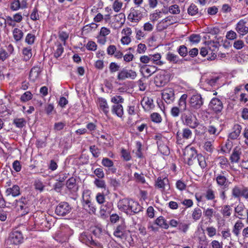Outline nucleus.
I'll list each match as a JSON object with an SVG mask.
<instances>
[{"instance_id":"2","label":"nucleus","mask_w":248,"mask_h":248,"mask_svg":"<svg viewBox=\"0 0 248 248\" xmlns=\"http://www.w3.org/2000/svg\"><path fill=\"white\" fill-rule=\"evenodd\" d=\"M187 94H191L189 103L191 110H195L201 108L203 104V99L200 93L192 88H189L186 91Z\"/></svg>"},{"instance_id":"47","label":"nucleus","mask_w":248,"mask_h":248,"mask_svg":"<svg viewBox=\"0 0 248 248\" xmlns=\"http://www.w3.org/2000/svg\"><path fill=\"white\" fill-rule=\"evenodd\" d=\"M162 16V13L159 10H155L150 15V19L151 21L155 22Z\"/></svg>"},{"instance_id":"42","label":"nucleus","mask_w":248,"mask_h":248,"mask_svg":"<svg viewBox=\"0 0 248 248\" xmlns=\"http://www.w3.org/2000/svg\"><path fill=\"white\" fill-rule=\"evenodd\" d=\"M187 94H183L180 97L178 101V106L181 110L185 111L186 108Z\"/></svg>"},{"instance_id":"31","label":"nucleus","mask_w":248,"mask_h":248,"mask_svg":"<svg viewBox=\"0 0 248 248\" xmlns=\"http://www.w3.org/2000/svg\"><path fill=\"white\" fill-rule=\"evenodd\" d=\"M166 58L170 63L173 64H180L182 63V60L179 59V56L171 52H168L166 54Z\"/></svg>"},{"instance_id":"20","label":"nucleus","mask_w":248,"mask_h":248,"mask_svg":"<svg viewBox=\"0 0 248 248\" xmlns=\"http://www.w3.org/2000/svg\"><path fill=\"white\" fill-rule=\"evenodd\" d=\"M242 128L241 125L237 124H234L228 134V138L231 140L238 139L240 135Z\"/></svg>"},{"instance_id":"37","label":"nucleus","mask_w":248,"mask_h":248,"mask_svg":"<svg viewBox=\"0 0 248 248\" xmlns=\"http://www.w3.org/2000/svg\"><path fill=\"white\" fill-rule=\"evenodd\" d=\"M12 34L13 38L16 42H18L21 41L24 35V33L22 31L17 28H15L13 30Z\"/></svg>"},{"instance_id":"1","label":"nucleus","mask_w":248,"mask_h":248,"mask_svg":"<svg viewBox=\"0 0 248 248\" xmlns=\"http://www.w3.org/2000/svg\"><path fill=\"white\" fill-rule=\"evenodd\" d=\"M118 209L127 215H133L141 211L139 203L132 199L124 198L120 200L117 203Z\"/></svg>"},{"instance_id":"62","label":"nucleus","mask_w":248,"mask_h":248,"mask_svg":"<svg viewBox=\"0 0 248 248\" xmlns=\"http://www.w3.org/2000/svg\"><path fill=\"white\" fill-rule=\"evenodd\" d=\"M202 214V212L201 209H200L199 208H196L194 209L193 213H192V218L195 220H199Z\"/></svg>"},{"instance_id":"17","label":"nucleus","mask_w":248,"mask_h":248,"mask_svg":"<svg viewBox=\"0 0 248 248\" xmlns=\"http://www.w3.org/2000/svg\"><path fill=\"white\" fill-rule=\"evenodd\" d=\"M235 216L241 219H245L248 217V210L242 203L238 204L234 208Z\"/></svg>"},{"instance_id":"9","label":"nucleus","mask_w":248,"mask_h":248,"mask_svg":"<svg viewBox=\"0 0 248 248\" xmlns=\"http://www.w3.org/2000/svg\"><path fill=\"white\" fill-rule=\"evenodd\" d=\"M71 210L69 204L66 202H61L56 207L55 213L59 216H64L69 214Z\"/></svg>"},{"instance_id":"52","label":"nucleus","mask_w":248,"mask_h":248,"mask_svg":"<svg viewBox=\"0 0 248 248\" xmlns=\"http://www.w3.org/2000/svg\"><path fill=\"white\" fill-rule=\"evenodd\" d=\"M139 105L132 104L130 105L127 107V112L129 115H134L136 114L138 111Z\"/></svg>"},{"instance_id":"45","label":"nucleus","mask_w":248,"mask_h":248,"mask_svg":"<svg viewBox=\"0 0 248 248\" xmlns=\"http://www.w3.org/2000/svg\"><path fill=\"white\" fill-rule=\"evenodd\" d=\"M221 237L222 239L230 240L229 244L230 245H232V242L231 238V233L229 229H225L222 230L221 232Z\"/></svg>"},{"instance_id":"7","label":"nucleus","mask_w":248,"mask_h":248,"mask_svg":"<svg viewBox=\"0 0 248 248\" xmlns=\"http://www.w3.org/2000/svg\"><path fill=\"white\" fill-rule=\"evenodd\" d=\"M219 79V77L217 76L209 75L202 78L200 81L201 86L203 89L208 90L210 87L215 86Z\"/></svg>"},{"instance_id":"55","label":"nucleus","mask_w":248,"mask_h":248,"mask_svg":"<svg viewBox=\"0 0 248 248\" xmlns=\"http://www.w3.org/2000/svg\"><path fill=\"white\" fill-rule=\"evenodd\" d=\"M197 161L199 164V165L201 167L202 169H205L207 166V164L205 161V158L204 156H203L201 154H199L198 156Z\"/></svg>"},{"instance_id":"36","label":"nucleus","mask_w":248,"mask_h":248,"mask_svg":"<svg viewBox=\"0 0 248 248\" xmlns=\"http://www.w3.org/2000/svg\"><path fill=\"white\" fill-rule=\"evenodd\" d=\"M155 224L164 229H168L169 228V225L167 220L162 216L158 217L155 220Z\"/></svg>"},{"instance_id":"3","label":"nucleus","mask_w":248,"mask_h":248,"mask_svg":"<svg viewBox=\"0 0 248 248\" xmlns=\"http://www.w3.org/2000/svg\"><path fill=\"white\" fill-rule=\"evenodd\" d=\"M198 155L195 148L189 145L186 146L183 151L185 163L189 166L192 165L194 160L198 158Z\"/></svg>"},{"instance_id":"43","label":"nucleus","mask_w":248,"mask_h":248,"mask_svg":"<svg viewBox=\"0 0 248 248\" xmlns=\"http://www.w3.org/2000/svg\"><path fill=\"white\" fill-rule=\"evenodd\" d=\"M244 227V224L241 221H237L234 224L232 232L236 236L240 234V230Z\"/></svg>"},{"instance_id":"60","label":"nucleus","mask_w":248,"mask_h":248,"mask_svg":"<svg viewBox=\"0 0 248 248\" xmlns=\"http://www.w3.org/2000/svg\"><path fill=\"white\" fill-rule=\"evenodd\" d=\"M35 38L34 34L28 33L25 37V42L29 45H31L34 44Z\"/></svg>"},{"instance_id":"15","label":"nucleus","mask_w":248,"mask_h":248,"mask_svg":"<svg viewBox=\"0 0 248 248\" xmlns=\"http://www.w3.org/2000/svg\"><path fill=\"white\" fill-rule=\"evenodd\" d=\"M129 232L126 230L124 224H121L118 226L113 232V235L121 239H125L128 235Z\"/></svg>"},{"instance_id":"12","label":"nucleus","mask_w":248,"mask_h":248,"mask_svg":"<svg viewBox=\"0 0 248 248\" xmlns=\"http://www.w3.org/2000/svg\"><path fill=\"white\" fill-rule=\"evenodd\" d=\"M176 22V18L171 16H168L160 21L157 24V28L160 30L166 29L170 25H171Z\"/></svg>"},{"instance_id":"57","label":"nucleus","mask_w":248,"mask_h":248,"mask_svg":"<svg viewBox=\"0 0 248 248\" xmlns=\"http://www.w3.org/2000/svg\"><path fill=\"white\" fill-rule=\"evenodd\" d=\"M187 12L192 16H195L198 13V8L196 5L192 3L188 7Z\"/></svg>"},{"instance_id":"10","label":"nucleus","mask_w":248,"mask_h":248,"mask_svg":"<svg viewBox=\"0 0 248 248\" xmlns=\"http://www.w3.org/2000/svg\"><path fill=\"white\" fill-rule=\"evenodd\" d=\"M154 82L157 87H163L169 82L168 76L164 71H162L156 75Z\"/></svg>"},{"instance_id":"14","label":"nucleus","mask_w":248,"mask_h":248,"mask_svg":"<svg viewBox=\"0 0 248 248\" xmlns=\"http://www.w3.org/2000/svg\"><path fill=\"white\" fill-rule=\"evenodd\" d=\"M15 205L18 211H22V214H27L29 212L28 201L24 197H22L19 200H16Z\"/></svg>"},{"instance_id":"13","label":"nucleus","mask_w":248,"mask_h":248,"mask_svg":"<svg viewBox=\"0 0 248 248\" xmlns=\"http://www.w3.org/2000/svg\"><path fill=\"white\" fill-rule=\"evenodd\" d=\"M122 37L121 39V42L123 45H128L131 42V35L132 31L129 27L124 28L121 31Z\"/></svg>"},{"instance_id":"8","label":"nucleus","mask_w":248,"mask_h":248,"mask_svg":"<svg viewBox=\"0 0 248 248\" xmlns=\"http://www.w3.org/2000/svg\"><path fill=\"white\" fill-rule=\"evenodd\" d=\"M142 13L136 7H132L130 9L129 13L127 16L129 21L133 23H138L142 18Z\"/></svg>"},{"instance_id":"39","label":"nucleus","mask_w":248,"mask_h":248,"mask_svg":"<svg viewBox=\"0 0 248 248\" xmlns=\"http://www.w3.org/2000/svg\"><path fill=\"white\" fill-rule=\"evenodd\" d=\"M156 186L162 190H164L166 187H169L168 179L166 177L163 179L160 177H158L156 182Z\"/></svg>"},{"instance_id":"32","label":"nucleus","mask_w":248,"mask_h":248,"mask_svg":"<svg viewBox=\"0 0 248 248\" xmlns=\"http://www.w3.org/2000/svg\"><path fill=\"white\" fill-rule=\"evenodd\" d=\"M73 234V231L68 226L62 230L61 232L58 234L60 236H62V240L65 241Z\"/></svg>"},{"instance_id":"63","label":"nucleus","mask_w":248,"mask_h":248,"mask_svg":"<svg viewBox=\"0 0 248 248\" xmlns=\"http://www.w3.org/2000/svg\"><path fill=\"white\" fill-rule=\"evenodd\" d=\"M168 11L172 14L177 15L179 14L180 12V10L179 6L177 4H174L170 6L169 7Z\"/></svg>"},{"instance_id":"38","label":"nucleus","mask_w":248,"mask_h":248,"mask_svg":"<svg viewBox=\"0 0 248 248\" xmlns=\"http://www.w3.org/2000/svg\"><path fill=\"white\" fill-rule=\"evenodd\" d=\"M112 112L118 117L122 118L124 114L123 106L121 104L114 105L112 106Z\"/></svg>"},{"instance_id":"29","label":"nucleus","mask_w":248,"mask_h":248,"mask_svg":"<svg viewBox=\"0 0 248 248\" xmlns=\"http://www.w3.org/2000/svg\"><path fill=\"white\" fill-rule=\"evenodd\" d=\"M151 62L156 65L161 66L165 63V62L161 60V55L157 53L154 54H150Z\"/></svg>"},{"instance_id":"48","label":"nucleus","mask_w":248,"mask_h":248,"mask_svg":"<svg viewBox=\"0 0 248 248\" xmlns=\"http://www.w3.org/2000/svg\"><path fill=\"white\" fill-rule=\"evenodd\" d=\"M207 132L209 134L216 137L219 134L221 130L214 125H209L207 127Z\"/></svg>"},{"instance_id":"19","label":"nucleus","mask_w":248,"mask_h":248,"mask_svg":"<svg viewBox=\"0 0 248 248\" xmlns=\"http://www.w3.org/2000/svg\"><path fill=\"white\" fill-rule=\"evenodd\" d=\"M157 70L155 65H144L140 67V72L144 77L148 78Z\"/></svg>"},{"instance_id":"50","label":"nucleus","mask_w":248,"mask_h":248,"mask_svg":"<svg viewBox=\"0 0 248 248\" xmlns=\"http://www.w3.org/2000/svg\"><path fill=\"white\" fill-rule=\"evenodd\" d=\"M13 124L18 128H22L25 126L26 121L23 118H15L13 121Z\"/></svg>"},{"instance_id":"18","label":"nucleus","mask_w":248,"mask_h":248,"mask_svg":"<svg viewBox=\"0 0 248 248\" xmlns=\"http://www.w3.org/2000/svg\"><path fill=\"white\" fill-rule=\"evenodd\" d=\"M162 97L167 104L172 103L175 98L174 90L171 88L165 89L162 93Z\"/></svg>"},{"instance_id":"27","label":"nucleus","mask_w":248,"mask_h":248,"mask_svg":"<svg viewBox=\"0 0 248 248\" xmlns=\"http://www.w3.org/2000/svg\"><path fill=\"white\" fill-rule=\"evenodd\" d=\"M98 101L100 111L107 116L109 113V108L107 100L105 98H99Z\"/></svg>"},{"instance_id":"4","label":"nucleus","mask_w":248,"mask_h":248,"mask_svg":"<svg viewBox=\"0 0 248 248\" xmlns=\"http://www.w3.org/2000/svg\"><path fill=\"white\" fill-rule=\"evenodd\" d=\"M79 240L91 248H103V245L97 241L93 240L90 233L83 232L79 236Z\"/></svg>"},{"instance_id":"22","label":"nucleus","mask_w":248,"mask_h":248,"mask_svg":"<svg viewBox=\"0 0 248 248\" xmlns=\"http://www.w3.org/2000/svg\"><path fill=\"white\" fill-rule=\"evenodd\" d=\"M113 209V203L111 202H107L100 207V215L102 217H106L110 214Z\"/></svg>"},{"instance_id":"58","label":"nucleus","mask_w":248,"mask_h":248,"mask_svg":"<svg viewBox=\"0 0 248 248\" xmlns=\"http://www.w3.org/2000/svg\"><path fill=\"white\" fill-rule=\"evenodd\" d=\"M123 2L119 0H114L112 4V8L115 12H119L120 11L123 6Z\"/></svg>"},{"instance_id":"28","label":"nucleus","mask_w":248,"mask_h":248,"mask_svg":"<svg viewBox=\"0 0 248 248\" xmlns=\"http://www.w3.org/2000/svg\"><path fill=\"white\" fill-rule=\"evenodd\" d=\"M6 196L12 195L13 197H16L20 194V188L18 185H15L11 187L7 188L5 190Z\"/></svg>"},{"instance_id":"26","label":"nucleus","mask_w":248,"mask_h":248,"mask_svg":"<svg viewBox=\"0 0 248 248\" xmlns=\"http://www.w3.org/2000/svg\"><path fill=\"white\" fill-rule=\"evenodd\" d=\"M141 105L145 111L150 110L155 107L153 103V100L148 97H143L141 102Z\"/></svg>"},{"instance_id":"25","label":"nucleus","mask_w":248,"mask_h":248,"mask_svg":"<svg viewBox=\"0 0 248 248\" xmlns=\"http://www.w3.org/2000/svg\"><path fill=\"white\" fill-rule=\"evenodd\" d=\"M245 19H241L236 24L235 30L241 35H244L248 33V27L246 26Z\"/></svg>"},{"instance_id":"24","label":"nucleus","mask_w":248,"mask_h":248,"mask_svg":"<svg viewBox=\"0 0 248 248\" xmlns=\"http://www.w3.org/2000/svg\"><path fill=\"white\" fill-rule=\"evenodd\" d=\"M209 108L216 113L219 112L223 108V104L218 98H213L209 103Z\"/></svg>"},{"instance_id":"16","label":"nucleus","mask_w":248,"mask_h":248,"mask_svg":"<svg viewBox=\"0 0 248 248\" xmlns=\"http://www.w3.org/2000/svg\"><path fill=\"white\" fill-rule=\"evenodd\" d=\"M23 236L21 232L18 231H13L10 234L8 240V243L10 244L18 245L22 243Z\"/></svg>"},{"instance_id":"30","label":"nucleus","mask_w":248,"mask_h":248,"mask_svg":"<svg viewBox=\"0 0 248 248\" xmlns=\"http://www.w3.org/2000/svg\"><path fill=\"white\" fill-rule=\"evenodd\" d=\"M241 151L240 149L235 147L232 151V153L230 156V160L232 163H238L240 158Z\"/></svg>"},{"instance_id":"61","label":"nucleus","mask_w":248,"mask_h":248,"mask_svg":"<svg viewBox=\"0 0 248 248\" xmlns=\"http://www.w3.org/2000/svg\"><path fill=\"white\" fill-rule=\"evenodd\" d=\"M30 18L33 21L38 20L40 18L38 13V10L36 7H34L30 14Z\"/></svg>"},{"instance_id":"56","label":"nucleus","mask_w":248,"mask_h":248,"mask_svg":"<svg viewBox=\"0 0 248 248\" xmlns=\"http://www.w3.org/2000/svg\"><path fill=\"white\" fill-rule=\"evenodd\" d=\"M32 98V94L30 91L25 92L20 97V101L22 102H26Z\"/></svg>"},{"instance_id":"44","label":"nucleus","mask_w":248,"mask_h":248,"mask_svg":"<svg viewBox=\"0 0 248 248\" xmlns=\"http://www.w3.org/2000/svg\"><path fill=\"white\" fill-rule=\"evenodd\" d=\"M155 139L156 140L157 146H160V145L161 146L163 144H166L168 142L167 139L163 136L160 133L156 134L155 136Z\"/></svg>"},{"instance_id":"46","label":"nucleus","mask_w":248,"mask_h":248,"mask_svg":"<svg viewBox=\"0 0 248 248\" xmlns=\"http://www.w3.org/2000/svg\"><path fill=\"white\" fill-rule=\"evenodd\" d=\"M50 228V224L46 220V218H43V222L37 226L36 229L41 231H46Z\"/></svg>"},{"instance_id":"34","label":"nucleus","mask_w":248,"mask_h":248,"mask_svg":"<svg viewBox=\"0 0 248 248\" xmlns=\"http://www.w3.org/2000/svg\"><path fill=\"white\" fill-rule=\"evenodd\" d=\"M22 60L23 61L28 62L32 57V49L31 47H25L23 48L22 51Z\"/></svg>"},{"instance_id":"53","label":"nucleus","mask_w":248,"mask_h":248,"mask_svg":"<svg viewBox=\"0 0 248 248\" xmlns=\"http://www.w3.org/2000/svg\"><path fill=\"white\" fill-rule=\"evenodd\" d=\"M151 121L155 124H159L162 121V117L160 114L157 112H154L150 115Z\"/></svg>"},{"instance_id":"6","label":"nucleus","mask_w":248,"mask_h":248,"mask_svg":"<svg viewBox=\"0 0 248 248\" xmlns=\"http://www.w3.org/2000/svg\"><path fill=\"white\" fill-rule=\"evenodd\" d=\"M225 171H222L220 173L215 175L214 180H215L217 186L220 189L228 190L231 182L227 176H225Z\"/></svg>"},{"instance_id":"40","label":"nucleus","mask_w":248,"mask_h":248,"mask_svg":"<svg viewBox=\"0 0 248 248\" xmlns=\"http://www.w3.org/2000/svg\"><path fill=\"white\" fill-rule=\"evenodd\" d=\"M33 217L35 228L41 224V222H43V218H46L45 215L40 212L34 214Z\"/></svg>"},{"instance_id":"59","label":"nucleus","mask_w":248,"mask_h":248,"mask_svg":"<svg viewBox=\"0 0 248 248\" xmlns=\"http://www.w3.org/2000/svg\"><path fill=\"white\" fill-rule=\"evenodd\" d=\"M91 191L89 189H85L82 193V202L91 201Z\"/></svg>"},{"instance_id":"23","label":"nucleus","mask_w":248,"mask_h":248,"mask_svg":"<svg viewBox=\"0 0 248 248\" xmlns=\"http://www.w3.org/2000/svg\"><path fill=\"white\" fill-rule=\"evenodd\" d=\"M182 118L183 119V122L185 124L189 126L191 128H195L198 125V123L197 122L196 118H193L191 115H186L183 114L182 115Z\"/></svg>"},{"instance_id":"64","label":"nucleus","mask_w":248,"mask_h":248,"mask_svg":"<svg viewBox=\"0 0 248 248\" xmlns=\"http://www.w3.org/2000/svg\"><path fill=\"white\" fill-rule=\"evenodd\" d=\"M189 224H186L184 222H180L177 229L184 233H186L188 230Z\"/></svg>"},{"instance_id":"49","label":"nucleus","mask_w":248,"mask_h":248,"mask_svg":"<svg viewBox=\"0 0 248 248\" xmlns=\"http://www.w3.org/2000/svg\"><path fill=\"white\" fill-rule=\"evenodd\" d=\"M230 139L228 140L225 142V143L221 147V151L225 153H229L232 147V142L230 140Z\"/></svg>"},{"instance_id":"41","label":"nucleus","mask_w":248,"mask_h":248,"mask_svg":"<svg viewBox=\"0 0 248 248\" xmlns=\"http://www.w3.org/2000/svg\"><path fill=\"white\" fill-rule=\"evenodd\" d=\"M66 185L67 187L72 191H76L78 189L76 179L73 177L70 178L67 181Z\"/></svg>"},{"instance_id":"5","label":"nucleus","mask_w":248,"mask_h":248,"mask_svg":"<svg viewBox=\"0 0 248 248\" xmlns=\"http://www.w3.org/2000/svg\"><path fill=\"white\" fill-rule=\"evenodd\" d=\"M232 197L240 199L244 198L248 201V187L240 185L234 186L231 191Z\"/></svg>"},{"instance_id":"51","label":"nucleus","mask_w":248,"mask_h":248,"mask_svg":"<svg viewBox=\"0 0 248 248\" xmlns=\"http://www.w3.org/2000/svg\"><path fill=\"white\" fill-rule=\"evenodd\" d=\"M232 208L230 205H226L223 206L221 213L224 217H229L232 214Z\"/></svg>"},{"instance_id":"11","label":"nucleus","mask_w":248,"mask_h":248,"mask_svg":"<svg viewBox=\"0 0 248 248\" xmlns=\"http://www.w3.org/2000/svg\"><path fill=\"white\" fill-rule=\"evenodd\" d=\"M137 76V75L135 71L124 68L119 72L117 78L119 80H124L126 78L134 79Z\"/></svg>"},{"instance_id":"54","label":"nucleus","mask_w":248,"mask_h":248,"mask_svg":"<svg viewBox=\"0 0 248 248\" xmlns=\"http://www.w3.org/2000/svg\"><path fill=\"white\" fill-rule=\"evenodd\" d=\"M10 8L13 11H16L21 8V4L19 0H13L10 3Z\"/></svg>"},{"instance_id":"21","label":"nucleus","mask_w":248,"mask_h":248,"mask_svg":"<svg viewBox=\"0 0 248 248\" xmlns=\"http://www.w3.org/2000/svg\"><path fill=\"white\" fill-rule=\"evenodd\" d=\"M204 197L208 201L213 203L212 206L215 207L217 203V195L216 191L212 188H207L204 193Z\"/></svg>"},{"instance_id":"35","label":"nucleus","mask_w":248,"mask_h":248,"mask_svg":"<svg viewBox=\"0 0 248 248\" xmlns=\"http://www.w3.org/2000/svg\"><path fill=\"white\" fill-rule=\"evenodd\" d=\"M82 205L84 209H85L89 214H94L96 211V207L91 201L82 202Z\"/></svg>"},{"instance_id":"33","label":"nucleus","mask_w":248,"mask_h":248,"mask_svg":"<svg viewBox=\"0 0 248 248\" xmlns=\"http://www.w3.org/2000/svg\"><path fill=\"white\" fill-rule=\"evenodd\" d=\"M41 70L40 68L38 66L33 67L30 73L29 77L31 80L35 81L38 78Z\"/></svg>"}]
</instances>
